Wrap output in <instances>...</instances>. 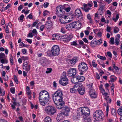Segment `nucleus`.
I'll use <instances>...</instances> for the list:
<instances>
[{"instance_id": "9d476101", "label": "nucleus", "mask_w": 122, "mask_h": 122, "mask_svg": "<svg viewBox=\"0 0 122 122\" xmlns=\"http://www.w3.org/2000/svg\"><path fill=\"white\" fill-rule=\"evenodd\" d=\"M76 74V70L74 68H70L67 71V76L69 77H74Z\"/></svg>"}, {"instance_id": "de8ad7c7", "label": "nucleus", "mask_w": 122, "mask_h": 122, "mask_svg": "<svg viewBox=\"0 0 122 122\" xmlns=\"http://www.w3.org/2000/svg\"><path fill=\"white\" fill-rule=\"evenodd\" d=\"M23 5H20V6L18 7V10L19 11L21 10V9H23Z\"/></svg>"}, {"instance_id": "423d86ee", "label": "nucleus", "mask_w": 122, "mask_h": 122, "mask_svg": "<svg viewBox=\"0 0 122 122\" xmlns=\"http://www.w3.org/2000/svg\"><path fill=\"white\" fill-rule=\"evenodd\" d=\"M45 111L47 114L50 115H54L56 112L55 108L52 106H48L46 107Z\"/></svg>"}, {"instance_id": "a18cd8bd", "label": "nucleus", "mask_w": 122, "mask_h": 122, "mask_svg": "<svg viewBox=\"0 0 122 122\" xmlns=\"http://www.w3.org/2000/svg\"><path fill=\"white\" fill-rule=\"evenodd\" d=\"M52 71V69L51 68H47V71H46V73H50Z\"/></svg>"}, {"instance_id": "49530a36", "label": "nucleus", "mask_w": 122, "mask_h": 122, "mask_svg": "<svg viewBox=\"0 0 122 122\" xmlns=\"http://www.w3.org/2000/svg\"><path fill=\"white\" fill-rule=\"evenodd\" d=\"M95 61L93 60L92 63V65L94 67H96L97 66V64L95 63Z\"/></svg>"}, {"instance_id": "58836bf2", "label": "nucleus", "mask_w": 122, "mask_h": 122, "mask_svg": "<svg viewBox=\"0 0 122 122\" xmlns=\"http://www.w3.org/2000/svg\"><path fill=\"white\" fill-rule=\"evenodd\" d=\"M14 81H15L16 82V83L17 84L18 83V80L16 76L15 75H14Z\"/></svg>"}, {"instance_id": "774afa93", "label": "nucleus", "mask_w": 122, "mask_h": 122, "mask_svg": "<svg viewBox=\"0 0 122 122\" xmlns=\"http://www.w3.org/2000/svg\"><path fill=\"white\" fill-rule=\"evenodd\" d=\"M27 65V63L26 61H25L23 64V67L26 66Z\"/></svg>"}, {"instance_id": "864d4df0", "label": "nucleus", "mask_w": 122, "mask_h": 122, "mask_svg": "<svg viewBox=\"0 0 122 122\" xmlns=\"http://www.w3.org/2000/svg\"><path fill=\"white\" fill-rule=\"evenodd\" d=\"M32 32L33 33L35 34V35H37V32L36 29H34L33 30Z\"/></svg>"}, {"instance_id": "1a4fd4ad", "label": "nucleus", "mask_w": 122, "mask_h": 122, "mask_svg": "<svg viewBox=\"0 0 122 122\" xmlns=\"http://www.w3.org/2000/svg\"><path fill=\"white\" fill-rule=\"evenodd\" d=\"M61 79L59 81L60 84L63 86H65L68 84V80L66 77V72H63V74L61 76Z\"/></svg>"}, {"instance_id": "cd10ccee", "label": "nucleus", "mask_w": 122, "mask_h": 122, "mask_svg": "<svg viewBox=\"0 0 122 122\" xmlns=\"http://www.w3.org/2000/svg\"><path fill=\"white\" fill-rule=\"evenodd\" d=\"M83 118L84 119V122H90L91 121V119L89 118L88 116H83Z\"/></svg>"}, {"instance_id": "393cba45", "label": "nucleus", "mask_w": 122, "mask_h": 122, "mask_svg": "<svg viewBox=\"0 0 122 122\" xmlns=\"http://www.w3.org/2000/svg\"><path fill=\"white\" fill-rule=\"evenodd\" d=\"M72 36L71 35H69L68 36V37H67L66 40H63L66 42H68L72 38Z\"/></svg>"}, {"instance_id": "e433bc0d", "label": "nucleus", "mask_w": 122, "mask_h": 122, "mask_svg": "<svg viewBox=\"0 0 122 122\" xmlns=\"http://www.w3.org/2000/svg\"><path fill=\"white\" fill-rule=\"evenodd\" d=\"M0 61L1 63L2 64L7 63L8 62V61L7 60H5L4 59H1L0 60Z\"/></svg>"}, {"instance_id": "6e6d98bb", "label": "nucleus", "mask_w": 122, "mask_h": 122, "mask_svg": "<svg viewBox=\"0 0 122 122\" xmlns=\"http://www.w3.org/2000/svg\"><path fill=\"white\" fill-rule=\"evenodd\" d=\"M78 42L79 44L80 45H83L84 44V42L81 40H79L78 41Z\"/></svg>"}, {"instance_id": "0eeeda50", "label": "nucleus", "mask_w": 122, "mask_h": 122, "mask_svg": "<svg viewBox=\"0 0 122 122\" xmlns=\"http://www.w3.org/2000/svg\"><path fill=\"white\" fill-rule=\"evenodd\" d=\"M69 111L70 109L68 107H66L63 108L61 112L58 114L57 118V120L60 121L59 119H58L60 118V117L61 116L62 117H63V115L66 116H68V112Z\"/></svg>"}, {"instance_id": "c03bdc74", "label": "nucleus", "mask_w": 122, "mask_h": 122, "mask_svg": "<svg viewBox=\"0 0 122 122\" xmlns=\"http://www.w3.org/2000/svg\"><path fill=\"white\" fill-rule=\"evenodd\" d=\"M76 42L77 41H75L73 42H72L71 45L75 46H76L77 45Z\"/></svg>"}, {"instance_id": "8fccbe9b", "label": "nucleus", "mask_w": 122, "mask_h": 122, "mask_svg": "<svg viewBox=\"0 0 122 122\" xmlns=\"http://www.w3.org/2000/svg\"><path fill=\"white\" fill-rule=\"evenodd\" d=\"M13 103L14 105H17L18 106H20V105L19 102H13Z\"/></svg>"}, {"instance_id": "f03ea898", "label": "nucleus", "mask_w": 122, "mask_h": 122, "mask_svg": "<svg viewBox=\"0 0 122 122\" xmlns=\"http://www.w3.org/2000/svg\"><path fill=\"white\" fill-rule=\"evenodd\" d=\"M62 95V92L60 90H57L52 95V97L55 103L63 101L62 100L63 98Z\"/></svg>"}, {"instance_id": "7c9ffc66", "label": "nucleus", "mask_w": 122, "mask_h": 122, "mask_svg": "<svg viewBox=\"0 0 122 122\" xmlns=\"http://www.w3.org/2000/svg\"><path fill=\"white\" fill-rule=\"evenodd\" d=\"M117 113L119 115L122 117V108H120L118 110Z\"/></svg>"}, {"instance_id": "c9c22d12", "label": "nucleus", "mask_w": 122, "mask_h": 122, "mask_svg": "<svg viewBox=\"0 0 122 122\" xmlns=\"http://www.w3.org/2000/svg\"><path fill=\"white\" fill-rule=\"evenodd\" d=\"M119 18V15L118 14H117L116 15V18H113L112 19V20L114 21L115 22L117 21L118 19Z\"/></svg>"}, {"instance_id": "052dcab7", "label": "nucleus", "mask_w": 122, "mask_h": 122, "mask_svg": "<svg viewBox=\"0 0 122 122\" xmlns=\"http://www.w3.org/2000/svg\"><path fill=\"white\" fill-rule=\"evenodd\" d=\"M107 31L108 32H110V30L111 29V28L108 26V25H107Z\"/></svg>"}, {"instance_id": "bf43d9fd", "label": "nucleus", "mask_w": 122, "mask_h": 122, "mask_svg": "<svg viewBox=\"0 0 122 122\" xmlns=\"http://www.w3.org/2000/svg\"><path fill=\"white\" fill-rule=\"evenodd\" d=\"M25 40L27 41L30 44H31L32 43V41L30 39H25Z\"/></svg>"}, {"instance_id": "2f4dec72", "label": "nucleus", "mask_w": 122, "mask_h": 122, "mask_svg": "<svg viewBox=\"0 0 122 122\" xmlns=\"http://www.w3.org/2000/svg\"><path fill=\"white\" fill-rule=\"evenodd\" d=\"M112 76H111L110 77V80H109V82H111L112 83V82H114V81L116 80L117 79V77L115 76L114 78H111V77Z\"/></svg>"}, {"instance_id": "473e14b6", "label": "nucleus", "mask_w": 122, "mask_h": 122, "mask_svg": "<svg viewBox=\"0 0 122 122\" xmlns=\"http://www.w3.org/2000/svg\"><path fill=\"white\" fill-rule=\"evenodd\" d=\"M119 30V29L117 27H115L114 28V32L115 33H117Z\"/></svg>"}, {"instance_id": "412c9836", "label": "nucleus", "mask_w": 122, "mask_h": 122, "mask_svg": "<svg viewBox=\"0 0 122 122\" xmlns=\"http://www.w3.org/2000/svg\"><path fill=\"white\" fill-rule=\"evenodd\" d=\"M77 77L78 82H83L85 80V78L84 76H78Z\"/></svg>"}, {"instance_id": "338daca9", "label": "nucleus", "mask_w": 122, "mask_h": 122, "mask_svg": "<svg viewBox=\"0 0 122 122\" xmlns=\"http://www.w3.org/2000/svg\"><path fill=\"white\" fill-rule=\"evenodd\" d=\"M83 41L87 43H88V40H87V39L86 38H83Z\"/></svg>"}, {"instance_id": "37998d69", "label": "nucleus", "mask_w": 122, "mask_h": 122, "mask_svg": "<svg viewBox=\"0 0 122 122\" xmlns=\"http://www.w3.org/2000/svg\"><path fill=\"white\" fill-rule=\"evenodd\" d=\"M22 105H24L26 103V100L25 98L23 99L22 100Z\"/></svg>"}, {"instance_id": "a878e982", "label": "nucleus", "mask_w": 122, "mask_h": 122, "mask_svg": "<svg viewBox=\"0 0 122 122\" xmlns=\"http://www.w3.org/2000/svg\"><path fill=\"white\" fill-rule=\"evenodd\" d=\"M44 121L45 122H51V120L49 117H46L44 119Z\"/></svg>"}, {"instance_id": "4be33fe9", "label": "nucleus", "mask_w": 122, "mask_h": 122, "mask_svg": "<svg viewBox=\"0 0 122 122\" xmlns=\"http://www.w3.org/2000/svg\"><path fill=\"white\" fill-rule=\"evenodd\" d=\"M77 61L76 58V57H74L69 61V62L71 64H72L73 63H74V64L77 62Z\"/></svg>"}, {"instance_id": "dca6fc26", "label": "nucleus", "mask_w": 122, "mask_h": 122, "mask_svg": "<svg viewBox=\"0 0 122 122\" xmlns=\"http://www.w3.org/2000/svg\"><path fill=\"white\" fill-rule=\"evenodd\" d=\"M56 10L57 15L59 16L60 15H61V13L62 11V9L61 8V5H59L57 7Z\"/></svg>"}, {"instance_id": "b1692460", "label": "nucleus", "mask_w": 122, "mask_h": 122, "mask_svg": "<svg viewBox=\"0 0 122 122\" xmlns=\"http://www.w3.org/2000/svg\"><path fill=\"white\" fill-rule=\"evenodd\" d=\"M84 9L85 11L86 12L88 11L91 8L87 6V4H84Z\"/></svg>"}, {"instance_id": "7ed1b4c3", "label": "nucleus", "mask_w": 122, "mask_h": 122, "mask_svg": "<svg viewBox=\"0 0 122 122\" xmlns=\"http://www.w3.org/2000/svg\"><path fill=\"white\" fill-rule=\"evenodd\" d=\"M77 113L80 116L83 115L84 116H88L90 114V111L87 107H80L77 111Z\"/></svg>"}, {"instance_id": "f8f14e48", "label": "nucleus", "mask_w": 122, "mask_h": 122, "mask_svg": "<svg viewBox=\"0 0 122 122\" xmlns=\"http://www.w3.org/2000/svg\"><path fill=\"white\" fill-rule=\"evenodd\" d=\"M60 17V20L62 24H65L68 23L66 21V19L67 17V16L63 15H59Z\"/></svg>"}, {"instance_id": "3c124183", "label": "nucleus", "mask_w": 122, "mask_h": 122, "mask_svg": "<svg viewBox=\"0 0 122 122\" xmlns=\"http://www.w3.org/2000/svg\"><path fill=\"white\" fill-rule=\"evenodd\" d=\"M118 40L119 39L117 38H116L115 40V42L116 44L117 45H118L119 43Z\"/></svg>"}, {"instance_id": "603ef678", "label": "nucleus", "mask_w": 122, "mask_h": 122, "mask_svg": "<svg viewBox=\"0 0 122 122\" xmlns=\"http://www.w3.org/2000/svg\"><path fill=\"white\" fill-rule=\"evenodd\" d=\"M21 58L22 60L25 61L28 59V57L23 56Z\"/></svg>"}, {"instance_id": "aec40b11", "label": "nucleus", "mask_w": 122, "mask_h": 122, "mask_svg": "<svg viewBox=\"0 0 122 122\" xmlns=\"http://www.w3.org/2000/svg\"><path fill=\"white\" fill-rule=\"evenodd\" d=\"M47 23L48 24H45L46 27L47 28H51L53 25L52 23L51 20H48L47 21Z\"/></svg>"}, {"instance_id": "2eb2a0df", "label": "nucleus", "mask_w": 122, "mask_h": 122, "mask_svg": "<svg viewBox=\"0 0 122 122\" xmlns=\"http://www.w3.org/2000/svg\"><path fill=\"white\" fill-rule=\"evenodd\" d=\"M78 86L80 87V88L78 89L77 90L79 93L81 95H83L85 93V90L84 88H82V84L80 85L78 84Z\"/></svg>"}, {"instance_id": "69168bd1", "label": "nucleus", "mask_w": 122, "mask_h": 122, "mask_svg": "<svg viewBox=\"0 0 122 122\" xmlns=\"http://www.w3.org/2000/svg\"><path fill=\"white\" fill-rule=\"evenodd\" d=\"M28 17L30 19H32L33 18L32 15L31 14H30L27 16V18Z\"/></svg>"}, {"instance_id": "79ce46f5", "label": "nucleus", "mask_w": 122, "mask_h": 122, "mask_svg": "<svg viewBox=\"0 0 122 122\" xmlns=\"http://www.w3.org/2000/svg\"><path fill=\"white\" fill-rule=\"evenodd\" d=\"M10 62L13 64V58L12 56L11 55L10 58Z\"/></svg>"}, {"instance_id": "6e6552de", "label": "nucleus", "mask_w": 122, "mask_h": 122, "mask_svg": "<svg viewBox=\"0 0 122 122\" xmlns=\"http://www.w3.org/2000/svg\"><path fill=\"white\" fill-rule=\"evenodd\" d=\"M52 56H56L58 55L60 52L59 47L57 45L54 46L51 50Z\"/></svg>"}, {"instance_id": "0e129e2a", "label": "nucleus", "mask_w": 122, "mask_h": 122, "mask_svg": "<svg viewBox=\"0 0 122 122\" xmlns=\"http://www.w3.org/2000/svg\"><path fill=\"white\" fill-rule=\"evenodd\" d=\"M107 54L108 56L111 58L112 57V55L111 53L110 52H107Z\"/></svg>"}, {"instance_id": "20e7f679", "label": "nucleus", "mask_w": 122, "mask_h": 122, "mask_svg": "<svg viewBox=\"0 0 122 122\" xmlns=\"http://www.w3.org/2000/svg\"><path fill=\"white\" fill-rule=\"evenodd\" d=\"M93 115L94 118L98 121L102 119L104 116L102 112L100 110L96 111Z\"/></svg>"}, {"instance_id": "ea45409f", "label": "nucleus", "mask_w": 122, "mask_h": 122, "mask_svg": "<svg viewBox=\"0 0 122 122\" xmlns=\"http://www.w3.org/2000/svg\"><path fill=\"white\" fill-rule=\"evenodd\" d=\"M114 38L113 37H112L111 38L110 42L111 44L113 45L114 44Z\"/></svg>"}, {"instance_id": "f704fd0d", "label": "nucleus", "mask_w": 122, "mask_h": 122, "mask_svg": "<svg viewBox=\"0 0 122 122\" xmlns=\"http://www.w3.org/2000/svg\"><path fill=\"white\" fill-rule=\"evenodd\" d=\"M113 67L116 71L118 72L119 71V69L118 67L116 66L115 64H114L113 65Z\"/></svg>"}, {"instance_id": "9b49d317", "label": "nucleus", "mask_w": 122, "mask_h": 122, "mask_svg": "<svg viewBox=\"0 0 122 122\" xmlns=\"http://www.w3.org/2000/svg\"><path fill=\"white\" fill-rule=\"evenodd\" d=\"M76 23L74 22L66 25V28L68 30H71L76 26Z\"/></svg>"}, {"instance_id": "c85d7f7f", "label": "nucleus", "mask_w": 122, "mask_h": 122, "mask_svg": "<svg viewBox=\"0 0 122 122\" xmlns=\"http://www.w3.org/2000/svg\"><path fill=\"white\" fill-rule=\"evenodd\" d=\"M30 65H29L28 66L27 65L26 66L23 67V68L24 69H25L26 71H28L30 70Z\"/></svg>"}, {"instance_id": "f257e3e1", "label": "nucleus", "mask_w": 122, "mask_h": 122, "mask_svg": "<svg viewBox=\"0 0 122 122\" xmlns=\"http://www.w3.org/2000/svg\"><path fill=\"white\" fill-rule=\"evenodd\" d=\"M49 96L48 92L46 91H42L40 92L39 99L41 105L45 106L48 103L49 99Z\"/></svg>"}, {"instance_id": "4468645a", "label": "nucleus", "mask_w": 122, "mask_h": 122, "mask_svg": "<svg viewBox=\"0 0 122 122\" xmlns=\"http://www.w3.org/2000/svg\"><path fill=\"white\" fill-rule=\"evenodd\" d=\"M79 88L80 87L78 86V84L75 85L72 88H70V92L73 93H76L77 92V90L79 88Z\"/></svg>"}, {"instance_id": "f3484780", "label": "nucleus", "mask_w": 122, "mask_h": 122, "mask_svg": "<svg viewBox=\"0 0 122 122\" xmlns=\"http://www.w3.org/2000/svg\"><path fill=\"white\" fill-rule=\"evenodd\" d=\"M89 94L91 97L92 98H96L97 95L95 91L93 89H91L89 91Z\"/></svg>"}, {"instance_id": "09e8293b", "label": "nucleus", "mask_w": 122, "mask_h": 122, "mask_svg": "<svg viewBox=\"0 0 122 122\" xmlns=\"http://www.w3.org/2000/svg\"><path fill=\"white\" fill-rule=\"evenodd\" d=\"M49 3L48 2H45L44 3L43 5V6L45 8L47 7L49 5Z\"/></svg>"}, {"instance_id": "72a5a7b5", "label": "nucleus", "mask_w": 122, "mask_h": 122, "mask_svg": "<svg viewBox=\"0 0 122 122\" xmlns=\"http://www.w3.org/2000/svg\"><path fill=\"white\" fill-rule=\"evenodd\" d=\"M97 57L100 59L102 60H104L106 59V58L105 56H100L99 55H98L97 56Z\"/></svg>"}, {"instance_id": "a19ab883", "label": "nucleus", "mask_w": 122, "mask_h": 122, "mask_svg": "<svg viewBox=\"0 0 122 122\" xmlns=\"http://www.w3.org/2000/svg\"><path fill=\"white\" fill-rule=\"evenodd\" d=\"M5 56V54L2 53L0 54V59L4 58Z\"/></svg>"}, {"instance_id": "bb28decb", "label": "nucleus", "mask_w": 122, "mask_h": 122, "mask_svg": "<svg viewBox=\"0 0 122 122\" xmlns=\"http://www.w3.org/2000/svg\"><path fill=\"white\" fill-rule=\"evenodd\" d=\"M111 113L112 115L115 116L116 115L117 112L116 110L113 108H112L111 110Z\"/></svg>"}, {"instance_id": "4c0bfd02", "label": "nucleus", "mask_w": 122, "mask_h": 122, "mask_svg": "<svg viewBox=\"0 0 122 122\" xmlns=\"http://www.w3.org/2000/svg\"><path fill=\"white\" fill-rule=\"evenodd\" d=\"M10 91L13 94L15 93V90L14 87H12L10 88Z\"/></svg>"}, {"instance_id": "c756f323", "label": "nucleus", "mask_w": 122, "mask_h": 122, "mask_svg": "<svg viewBox=\"0 0 122 122\" xmlns=\"http://www.w3.org/2000/svg\"><path fill=\"white\" fill-rule=\"evenodd\" d=\"M96 42V41L94 40H92L91 42V46L92 47H94L96 46V44L95 45V42Z\"/></svg>"}, {"instance_id": "a211bd4d", "label": "nucleus", "mask_w": 122, "mask_h": 122, "mask_svg": "<svg viewBox=\"0 0 122 122\" xmlns=\"http://www.w3.org/2000/svg\"><path fill=\"white\" fill-rule=\"evenodd\" d=\"M75 15L77 17H79L82 16L81 13V10L79 9H76L75 13Z\"/></svg>"}, {"instance_id": "6ab92c4d", "label": "nucleus", "mask_w": 122, "mask_h": 122, "mask_svg": "<svg viewBox=\"0 0 122 122\" xmlns=\"http://www.w3.org/2000/svg\"><path fill=\"white\" fill-rule=\"evenodd\" d=\"M40 62L41 64H47L48 63V60L45 57H42L41 59Z\"/></svg>"}, {"instance_id": "680f3d73", "label": "nucleus", "mask_w": 122, "mask_h": 122, "mask_svg": "<svg viewBox=\"0 0 122 122\" xmlns=\"http://www.w3.org/2000/svg\"><path fill=\"white\" fill-rule=\"evenodd\" d=\"M97 12L99 15H101L103 14V11L101 10L99 11V10H98Z\"/></svg>"}, {"instance_id": "e2e57ef3", "label": "nucleus", "mask_w": 122, "mask_h": 122, "mask_svg": "<svg viewBox=\"0 0 122 122\" xmlns=\"http://www.w3.org/2000/svg\"><path fill=\"white\" fill-rule=\"evenodd\" d=\"M5 32L7 33H9L8 28L7 25L6 26Z\"/></svg>"}, {"instance_id": "4d7b16f0", "label": "nucleus", "mask_w": 122, "mask_h": 122, "mask_svg": "<svg viewBox=\"0 0 122 122\" xmlns=\"http://www.w3.org/2000/svg\"><path fill=\"white\" fill-rule=\"evenodd\" d=\"M87 6L88 7L90 6V7H92L93 5V3L92 2H91L88 3L87 4Z\"/></svg>"}, {"instance_id": "13d9d810", "label": "nucleus", "mask_w": 122, "mask_h": 122, "mask_svg": "<svg viewBox=\"0 0 122 122\" xmlns=\"http://www.w3.org/2000/svg\"><path fill=\"white\" fill-rule=\"evenodd\" d=\"M53 36V37H55V38H54L56 39H57V37H59L60 36L58 35H57V34H54L52 35Z\"/></svg>"}, {"instance_id": "5701e85b", "label": "nucleus", "mask_w": 122, "mask_h": 122, "mask_svg": "<svg viewBox=\"0 0 122 122\" xmlns=\"http://www.w3.org/2000/svg\"><path fill=\"white\" fill-rule=\"evenodd\" d=\"M71 81L73 83H76L78 82L77 76L74 77L71 79Z\"/></svg>"}, {"instance_id": "39448f33", "label": "nucleus", "mask_w": 122, "mask_h": 122, "mask_svg": "<svg viewBox=\"0 0 122 122\" xmlns=\"http://www.w3.org/2000/svg\"><path fill=\"white\" fill-rule=\"evenodd\" d=\"M79 70L81 72L80 74L82 75L83 72L86 71L87 70L88 67L85 63L82 62L80 63L78 66Z\"/></svg>"}, {"instance_id": "5fc2aeb1", "label": "nucleus", "mask_w": 122, "mask_h": 122, "mask_svg": "<svg viewBox=\"0 0 122 122\" xmlns=\"http://www.w3.org/2000/svg\"><path fill=\"white\" fill-rule=\"evenodd\" d=\"M49 12L47 10H45L44 11V14H43V15L44 16H45L46 15H47L48 14V13H49Z\"/></svg>"}, {"instance_id": "ddd939ff", "label": "nucleus", "mask_w": 122, "mask_h": 122, "mask_svg": "<svg viewBox=\"0 0 122 122\" xmlns=\"http://www.w3.org/2000/svg\"><path fill=\"white\" fill-rule=\"evenodd\" d=\"M56 105V107L58 109H60L63 108L64 106V101H61L59 102L55 103Z\"/></svg>"}]
</instances>
